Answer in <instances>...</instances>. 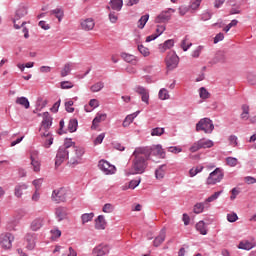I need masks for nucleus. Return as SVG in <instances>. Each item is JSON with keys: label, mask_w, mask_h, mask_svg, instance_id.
<instances>
[{"label": "nucleus", "mask_w": 256, "mask_h": 256, "mask_svg": "<svg viewBox=\"0 0 256 256\" xmlns=\"http://www.w3.org/2000/svg\"><path fill=\"white\" fill-rule=\"evenodd\" d=\"M135 157L132 162V167L127 172V175H141L147 169V160L149 159V149L138 147L134 150Z\"/></svg>", "instance_id": "1"}, {"label": "nucleus", "mask_w": 256, "mask_h": 256, "mask_svg": "<svg viewBox=\"0 0 256 256\" xmlns=\"http://www.w3.org/2000/svg\"><path fill=\"white\" fill-rule=\"evenodd\" d=\"M83 155H85V149L81 146H77L72 150H69L68 161L70 165H80L83 160Z\"/></svg>", "instance_id": "2"}, {"label": "nucleus", "mask_w": 256, "mask_h": 256, "mask_svg": "<svg viewBox=\"0 0 256 256\" xmlns=\"http://www.w3.org/2000/svg\"><path fill=\"white\" fill-rule=\"evenodd\" d=\"M68 197H71V190L67 188H59L53 190L51 199L54 203H65Z\"/></svg>", "instance_id": "3"}, {"label": "nucleus", "mask_w": 256, "mask_h": 256, "mask_svg": "<svg viewBox=\"0 0 256 256\" xmlns=\"http://www.w3.org/2000/svg\"><path fill=\"white\" fill-rule=\"evenodd\" d=\"M215 129V125H213V120L209 118H202L198 123L196 124V131H203L206 134L213 133V130Z\"/></svg>", "instance_id": "4"}, {"label": "nucleus", "mask_w": 256, "mask_h": 256, "mask_svg": "<svg viewBox=\"0 0 256 256\" xmlns=\"http://www.w3.org/2000/svg\"><path fill=\"white\" fill-rule=\"evenodd\" d=\"M213 145H215L213 140L202 138V139L198 140L197 142H195L190 147V151L192 153H196V151H199L200 149H211V147H213Z\"/></svg>", "instance_id": "5"}, {"label": "nucleus", "mask_w": 256, "mask_h": 256, "mask_svg": "<svg viewBox=\"0 0 256 256\" xmlns=\"http://www.w3.org/2000/svg\"><path fill=\"white\" fill-rule=\"evenodd\" d=\"M13 241H15V236L9 232L0 235V247L5 251L13 247Z\"/></svg>", "instance_id": "6"}, {"label": "nucleus", "mask_w": 256, "mask_h": 256, "mask_svg": "<svg viewBox=\"0 0 256 256\" xmlns=\"http://www.w3.org/2000/svg\"><path fill=\"white\" fill-rule=\"evenodd\" d=\"M223 180V171L220 168H216L211 172L206 180V185H217Z\"/></svg>", "instance_id": "7"}, {"label": "nucleus", "mask_w": 256, "mask_h": 256, "mask_svg": "<svg viewBox=\"0 0 256 256\" xmlns=\"http://www.w3.org/2000/svg\"><path fill=\"white\" fill-rule=\"evenodd\" d=\"M165 63L167 69L173 71V69H177V65H179V56H177L175 51H170L166 56Z\"/></svg>", "instance_id": "8"}, {"label": "nucleus", "mask_w": 256, "mask_h": 256, "mask_svg": "<svg viewBox=\"0 0 256 256\" xmlns=\"http://www.w3.org/2000/svg\"><path fill=\"white\" fill-rule=\"evenodd\" d=\"M98 167L104 175H114V173L117 171L115 165H112L107 160H100Z\"/></svg>", "instance_id": "9"}, {"label": "nucleus", "mask_w": 256, "mask_h": 256, "mask_svg": "<svg viewBox=\"0 0 256 256\" xmlns=\"http://www.w3.org/2000/svg\"><path fill=\"white\" fill-rule=\"evenodd\" d=\"M141 149H148L149 157L154 155V157H158L159 159H165V150H163V146L161 144L153 145L152 147H140Z\"/></svg>", "instance_id": "10"}, {"label": "nucleus", "mask_w": 256, "mask_h": 256, "mask_svg": "<svg viewBox=\"0 0 256 256\" xmlns=\"http://www.w3.org/2000/svg\"><path fill=\"white\" fill-rule=\"evenodd\" d=\"M25 15H27V7L20 6L16 10V14H15L14 19H13L15 29H21V27H25V24L27 22H22L21 26L19 24H17V21H19V19L25 17Z\"/></svg>", "instance_id": "11"}, {"label": "nucleus", "mask_w": 256, "mask_h": 256, "mask_svg": "<svg viewBox=\"0 0 256 256\" xmlns=\"http://www.w3.org/2000/svg\"><path fill=\"white\" fill-rule=\"evenodd\" d=\"M67 159L69 160V150L60 146L56 154L55 166L59 167Z\"/></svg>", "instance_id": "12"}, {"label": "nucleus", "mask_w": 256, "mask_h": 256, "mask_svg": "<svg viewBox=\"0 0 256 256\" xmlns=\"http://www.w3.org/2000/svg\"><path fill=\"white\" fill-rule=\"evenodd\" d=\"M109 251H111V248L107 244H99L96 246L93 251L92 255L94 256H104L108 255Z\"/></svg>", "instance_id": "13"}, {"label": "nucleus", "mask_w": 256, "mask_h": 256, "mask_svg": "<svg viewBox=\"0 0 256 256\" xmlns=\"http://www.w3.org/2000/svg\"><path fill=\"white\" fill-rule=\"evenodd\" d=\"M171 11L172 13H175V10L172 8L162 11L155 19V23H166V21H169L171 19Z\"/></svg>", "instance_id": "14"}, {"label": "nucleus", "mask_w": 256, "mask_h": 256, "mask_svg": "<svg viewBox=\"0 0 256 256\" xmlns=\"http://www.w3.org/2000/svg\"><path fill=\"white\" fill-rule=\"evenodd\" d=\"M80 27L83 31H93L95 28V20L93 18H86L80 21Z\"/></svg>", "instance_id": "15"}, {"label": "nucleus", "mask_w": 256, "mask_h": 256, "mask_svg": "<svg viewBox=\"0 0 256 256\" xmlns=\"http://www.w3.org/2000/svg\"><path fill=\"white\" fill-rule=\"evenodd\" d=\"M51 125H53V118H51V115H49V112H44L40 131H47V129H49Z\"/></svg>", "instance_id": "16"}, {"label": "nucleus", "mask_w": 256, "mask_h": 256, "mask_svg": "<svg viewBox=\"0 0 256 256\" xmlns=\"http://www.w3.org/2000/svg\"><path fill=\"white\" fill-rule=\"evenodd\" d=\"M135 92L138 93V95H141V99L143 103H146V105H149V91H147L145 87L137 86L135 88Z\"/></svg>", "instance_id": "17"}, {"label": "nucleus", "mask_w": 256, "mask_h": 256, "mask_svg": "<svg viewBox=\"0 0 256 256\" xmlns=\"http://www.w3.org/2000/svg\"><path fill=\"white\" fill-rule=\"evenodd\" d=\"M26 242H27V249L33 251L35 249V245L37 243V234L35 233H28L26 235Z\"/></svg>", "instance_id": "18"}, {"label": "nucleus", "mask_w": 256, "mask_h": 256, "mask_svg": "<svg viewBox=\"0 0 256 256\" xmlns=\"http://www.w3.org/2000/svg\"><path fill=\"white\" fill-rule=\"evenodd\" d=\"M105 227H107V221L105 220V216L99 215L95 219V229H97L98 231H103L105 230Z\"/></svg>", "instance_id": "19"}, {"label": "nucleus", "mask_w": 256, "mask_h": 256, "mask_svg": "<svg viewBox=\"0 0 256 256\" xmlns=\"http://www.w3.org/2000/svg\"><path fill=\"white\" fill-rule=\"evenodd\" d=\"M107 9H112V11H121V9H123V0H110Z\"/></svg>", "instance_id": "20"}, {"label": "nucleus", "mask_w": 256, "mask_h": 256, "mask_svg": "<svg viewBox=\"0 0 256 256\" xmlns=\"http://www.w3.org/2000/svg\"><path fill=\"white\" fill-rule=\"evenodd\" d=\"M105 119H107V114L97 113L96 117L92 121L91 129H97V127H99V123H102Z\"/></svg>", "instance_id": "21"}, {"label": "nucleus", "mask_w": 256, "mask_h": 256, "mask_svg": "<svg viewBox=\"0 0 256 256\" xmlns=\"http://www.w3.org/2000/svg\"><path fill=\"white\" fill-rule=\"evenodd\" d=\"M50 15H54V17L58 19L59 23H61V21H63V17H65V10L61 7H57L50 11Z\"/></svg>", "instance_id": "22"}, {"label": "nucleus", "mask_w": 256, "mask_h": 256, "mask_svg": "<svg viewBox=\"0 0 256 256\" xmlns=\"http://www.w3.org/2000/svg\"><path fill=\"white\" fill-rule=\"evenodd\" d=\"M27 189H28V186L25 183H20L16 185L14 189L15 197H18V198L23 197V191H27Z\"/></svg>", "instance_id": "23"}, {"label": "nucleus", "mask_w": 256, "mask_h": 256, "mask_svg": "<svg viewBox=\"0 0 256 256\" xmlns=\"http://www.w3.org/2000/svg\"><path fill=\"white\" fill-rule=\"evenodd\" d=\"M212 63H227V55H225V52H217L214 58L212 59Z\"/></svg>", "instance_id": "24"}, {"label": "nucleus", "mask_w": 256, "mask_h": 256, "mask_svg": "<svg viewBox=\"0 0 256 256\" xmlns=\"http://www.w3.org/2000/svg\"><path fill=\"white\" fill-rule=\"evenodd\" d=\"M167 171V164H162L158 169L155 170V177L158 180H161L165 177V173Z\"/></svg>", "instance_id": "25"}, {"label": "nucleus", "mask_w": 256, "mask_h": 256, "mask_svg": "<svg viewBox=\"0 0 256 256\" xmlns=\"http://www.w3.org/2000/svg\"><path fill=\"white\" fill-rule=\"evenodd\" d=\"M174 45H175V40L169 39V40H166L163 44L159 45V50L161 51V53H165L167 49H171L172 47H174Z\"/></svg>", "instance_id": "26"}, {"label": "nucleus", "mask_w": 256, "mask_h": 256, "mask_svg": "<svg viewBox=\"0 0 256 256\" xmlns=\"http://www.w3.org/2000/svg\"><path fill=\"white\" fill-rule=\"evenodd\" d=\"M138 115H139V111L127 115L126 118L124 119L123 123H122V126L123 127H129V125H131V123H133V121L135 120V118Z\"/></svg>", "instance_id": "27"}, {"label": "nucleus", "mask_w": 256, "mask_h": 256, "mask_svg": "<svg viewBox=\"0 0 256 256\" xmlns=\"http://www.w3.org/2000/svg\"><path fill=\"white\" fill-rule=\"evenodd\" d=\"M253 247H255V243H252L249 240H243L238 245V249H243L244 251H251Z\"/></svg>", "instance_id": "28"}, {"label": "nucleus", "mask_w": 256, "mask_h": 256, "mask_svg": "<svg viewBox=\"0 0 256 256\" xmlns=\"http://www.w3.org/2000/svg\"><path fill=\"white\" fill-rule=\"evenodd\" d=\"M166 237V231L165 229H162L160 231V234L154 239V247H159L164 241Z\"/></svg>", "instance_id": "29"}, {"label": "nucleus", "mask_w": 256, "mask_h": 256, "mask_svg": "<svg viewBox=\"0 0 256 256\" xmlns=\"http://www.w3.org/2000/svg\"><path fill=\"white\" fill-rule=\"evenodd\" d=\"M221 193H223V190L215 192L214 194H212L210 197H208L204 202L206 204V209H209L210 207V203H213V201H217V199H219V197L221 196Z\"/></svg>", "instance_id": "30"}, {"label": "nucleus", "mask_w": 256, "mask_h": 256, "mask_svg": "<svg viewBox=\"0 0 256 256\" xmlns=\"http://www.w3.org/2000/svg\"><path fill=\"white\" fill-rule=\"evenodd\" d=\"M43 227V218H36L31 222L30 228L32 231H39Z\"/></svg>", "instance_id": "31"}, {"label": "nucleus", "mask_w": 256, "mask_h": 256, "mask_svg": "<svg viewBox=\"0 0 256 256\" xmlns=\"http://www.w3.org/2000/svg\"><path fill=\"white\" fill-rule=\"evenodd\" d=\"M122 58L124 59V61H126V63H131V65H137V56L135 55H131L128 53H122Z\"/></svg>", "instance_id": "32"}, {"label": "nucleus", "mask_w": 256, "mask_h": 256, "mask_svg": "<svg viewBox=\"0 0 256 256\" xmlns=\"http://www.w3.org/2000/svg\"><path fill=\"white\" fill-rule=\"evenodd\" d=\"M56 217H57L58 221H63V219H65V217H67V208L58 207L56 209Z\"/></svg>", "instance_id": "33"}, {"label": "nucleus", "mask_w": 256, "mask_h": 256, "mask_svg": "<svg viewBox=\"0 0 256 256\" xmlns=\"http://www.w3.org/2000/svg\"><path fill=\"white\" fill-rule=\"evenodd\" d=\"M73 69V63L68 62L64 65V67L61 70V77H67L71 73Z\"/></svg>", "instance_id": "34"}, {"label": "nucleus", "mask_w": 256, "mask_h": 256, "mask_svg": "<svg viewBox=\"0 0 256 256\" xmlns=\"http://www.w3.org/2000/svg\"><path fill=\"white\" fill-rule=\"evenodd\" d=\"M93 217H95V213L93 212L82 214L81 215L82 225H85L86 223L93 221Z\"/></svg>", "instance_id": "35"}, {"label": "nucleus", "mask_w": 256, "mask_h": 256, "mask_svg": "<svg viewBox=\"0 0 256 256\" xmlns=\"http://www.w3.org/2000/svg\"><path fill=\"white\" fill-rule=\"evenodd\" d=\"M16 103L17 105H21L24 109H29L30 107L29 99H27V97H18Z\"/></svg>", "instance_id": "36"}, {"label": "nucleus", "mask_w": 256, "mask_h": 256, "mask_svg": "<svg viewBox=\"0 0 256 256\" xmlns=\"http://www.w3.org/2000/svg\"><path fill=\"white\" fill-rule=\"evenodd\" d=\"M205 209H207V204L205 202H200L194 206L193 212L196 213V215H199V213H203V210Z\"/></svg>", "instance_id": "37"}, {"label": "nucleus", "mask_w": 256, "mask_h": 256, "mask_svg": "<svg viewBox=\"0 0 256 256\" xmlns=\"http://www.w3.org/2000/svg\"><path fill=\"white\" fill-rule=\"evenodd\" d=\"M196 230L199 231L200 235H207V227L204 221H199L196 224Z\"/></svg>", "instance_id": "38"}, {"label": "nucleus", "mask_w": 256, "mask_h": 256, "mask_svg": "<svg viewBox=\"0 0 256 256\" xmlns=\"http://www.w3.org/2000/svg\"><path fill=\"white\" fill-rule=\"evenodd\" d=\"M78 125L79 122L77 121V119H71L68 123V131L70 133H75V131H77Z\"/></svg>", "instance_id": "39"}, {"label": "nucleus", "mask_w": 256, "mask_h": 256, "mask_svg": "<svg viewBox=\"0 0 256 256\" xmlns=\"http://www.w3.org/2000/svg\"><path fill=\"white\" fill-rule=\"evenodd\" d=\"M103 87H105V83L100 81V82H97L94 85H92L90 87V91L92 93H99V91H101L103 89Z\"/></svg>", "instance_id": "40"}, {"label": "nucleus", "mask_w": 256, "mask_h": 256, "mask_svg": "<svg viewBox=\"0 0 256 256\" xmlns=\"http://www.w3.org/2000/svg\"><path fill=\"white\" fill-rule=\"evenodd\" d=\"M60 147L68 151H71L72 149H75L77 146L75 145V142L71 141V139H66L64 144Z\"/></svg>", "instance_id": "41"}, {"label": "nucleus", "mask_w": 256, "mask_h": 256, "mask_svg": "<svg viewBox=\"0 0 256 256\" xmlns=\"http://www.w3.org/2000/svg\"><path fill=\"white\" fill-rule=\"evenodd\" d=\"M241 119L243 121L249 120V106L248 105H242V113L240 115Z\"/></svg>", "instance_id": "42"}, {"label": "nucleus", "mask_w": 256, "mask_h": 256, "mask_svg": "<svg viewBox=\"0 0 256 256\" xmlns=\"http://www.w3.org/2000/svg\"><path fill=\"white\" fill-rule=\"evenodd\" d=\"M149 21V14L143 15L139 21H138V28L144 29L145 25H147V22Z\"/></svg>", "instance_id": "43"}, {"label": "nucleus", "mask_w": 256, "mask_h": 256, "mask_svg": "<svg viewBox=\"0 0 256 256\" xmlns=\"http://www.w3.org/2000/svg\"><path fill=\"white\" fill-rule=\"evenodd\" d=\"M158 97H159V99H161V101H165V100L169 99V91H167V89H165V88L160 89V91L158 93Z\"/></svg>", "instance_id": "44"}, {"label": "nucleus", "mask_w": 256, "mask_h": 256, "mask_svg": "<svg viewBox=\"0 0 256 256\" xmlns=\"http://www.w3.org/2000/svg\"><path fill=\"white\" fill-rule=\"evenodd\" d=\"M163 133H165V128L156 127V128H153L151 131L152 137H161Z\"/></svg>", "instance_id": "45"}, {"label": "nucleus", "mask_w": 256, "mask_h": 256, "mask_svg": "<svg viewBox=\"0 0 256 256\" xmlns=\"http://www.w3.org/2000/svg\"><path fill=\"white\" fill-rule=\"evenodd\" d=\"M188 41L189 39L187 37H185L182 40L181 48L183 49V51H189V49L191 48V45H193L191 42H188Z\"/></svg>", "instance_id": "46"}, {"label": "nucleus", "mask_w": 256, "mask_h": 256, "mask_svg": "<svg viewBox=\"0 0 256 256\" xmlns=\"http://www.w3.org/2000/svg\"><path fill=\"white\" fill-rule=\"evenodd\" d=\"M226 163L229 165V167H237V164L239 163V160L235 157H227Z\"/></svg>", "instance_id": "47"}, {"label": "nucleus", "mask_w": 256, "mask_h": 256, "mask_svg": "<svg viewBox=\"0 0 256 256\" xmlns=\"http://www.w3.org/2000/svg\"><path fill=\"white\" fill-rule=\"evenodd\" d=\"M31 165L35 173H39L41 171V162H39V160H31Z\"/></svg>", "instance_id": "48"}, {"label": "nucleus", "mask_w": 256, "mask_h": 256, "mask_svg": "<svg viewBox=\"0 0 256 256\" xmlns=\"http://www.w3.org/2000/svg\"><path fill=\"white\" fill-rule=\"evenodd\" d=\"M103 213H113L115 211V206L111 203H107L102 208Z\"/></svg>", "instance_id": "49"}, {"label": "nucleus", "mask_w": 256, "mask_h": 256, "mask_svg": "<svg viewBox=\"0 0 256 256\" xmlns=\"http://www.w3.org/2000/svg\"><path fill=\"white\" fill-rule=\"evenodd\" d=\"M138 51L141 53V55H143V57H149L150 55L149 48L143 45H138Z\"/></svg>", "instance_id": "50"}, {"label": "nucleus", "mask_w": 256, "mask_h": 256, "mask_svg": "<svg viewBox=\"0 0 256 256\" xmlns=\"http://www.w3.org/2000/svg\"><path fill=\"white\" fill-rule=\"evenodd\" d=\"M199 95H200V99H209L210 97L209 91H207L205 87H201L199 89Z\"/></svg>", "instance_id": "51"}, {"label": "nucleus", "mask_w": 256, "mask_h": 256, "mask_svg": "<svg viewBox=\"0 0 256 256\" xmlns=\"http://www.w3.org/2000/svg\"><path fill=\"white\" fill-rule=\"evenodd\" d=\"M247 81L250 85H256V75L253 72L247 74Z\"/></svg>", "instance_id": "52"}, {"label": "nucleus", "mask_w": 256, "mask_h": 256, "mask_svg": "<svg viewBox=\"0 0 256 256\" xmlns=\"http://www.w3.org/2000/svg\"><path fill=\"white\" fill-rule=\"evenodd\" d=\"M228 141L232 147H237L239 145L238 138L236 135H230Z\"/></svg>", "instance_id": "53"}, {"label": "nucleus", "mask_w": 256, "mask_h": 256, "mask_svg": "<svg viewBox=\"0 0 256 256\" xmlns=\"http://www.w3.org/2000/svg\"><path fill=\"white\" fill-rule=\"evenodd\" d=\"M109 17V21L112 23H117V21H119V16L117 13L111 11L108 15Z\"/></svg>", "instance_id": "54"}, {"label": "nucleus", "mask_w": 256, "mask_h": 256, "mask_svg": "<svg viewBox=\"0 0 256 256\" xmlns=\"http://www.w3.org/2000/svg\"><path fill=\"white\" fill-rule=\"evenodd\" d=\"M50 233L52 235V239H59V237H61V230H59V228H53Z\"/></svg>", "instance_id": "55"}, {"label": "nucleus", "mask_w": 256, "mask_h": 256, "mask_svg": "<svg viewBox=\"0 0 256 256\" xmlns=\"http://www.w3.org/2000/svg\"><path fill=\"white\" fill-rule=\"evenodd\" d=\"M60 87L61 89H73V83L71 81H62Z\"/></svg>", "instance_id": "56"}, {"label": "nucleus", "mask_w": 256, "mask_h": 256, "mask_svg": "<svg viewBox=\"0 0 256 256\" xmlns=\"http://www.w3.org/2000/svg\"><path fill=\"white\" fill-rule=\"evenodd\" d=\"M65 109L67 113H73L75 111V108H73V101L69 100L68 102H65Z\"/></svg>", "instance_id": "57"}, {"label": "nucleus", "mask_w": 256, "mask_h": 256, "mask_svg": "<svg viewBox=\"0 0 256 256\" xmlns=\"http://www.w3.org/2000/svg\"><path fill=\"white\" fill-rule=\"evenodd\" d=\"M237 219H239V216H237V213L227 214V221L229 223H235V221H237Z\"/></svg>", "instance_id": "58"}, {"label": "nucleus", "mask_w": 256, "mask_h": 256, "mask_svg": "<svg viewBox=\"0 0 256 256\" xmlns=\"http://www.w3.org/2000/svg\"><path fill=\"white\" fill-rule=\"evenodd\" d=\"M237 23H239V21L237 20H232L225 28L224 31L225 33H229V31L231 30L232 27H237Z\"/></svg>", "instance_id": "59"}, {"label": "nucleus", "mask_w": 256, "mask_h": 256, "mask_svg": "<svg viewBox=\"0 0 256 256\" xmlns=\"http://www.w3.org/2000/svg\"><path fill=\"white\" fill-rule=\"evenodd\" d=\"M201 1L203 0H193L190 4V9H192L193 11H196V9H199L201 5Z\"/></svg>", "instance_id": "60"}, {"label": "nucleus", "mask_w": 256, "mask_h": 256, "mask_svg": "<svg viewBox=\"0 0 256 256\" xmlns=\"http://www.w3.org/2000/svg\"><path fill=\"white\" fill-rule=\"evenodd\" d=\"M201 51H203V46H198L193 52L192 57L197 59L201 55Z\"/></svg>", "instance_id": "61"}, {"label": "nucleus", "mask_w": 256, "mask_h": 256, "mask_svg": "<svg viewBox=\"0 0 256 256\" xmlns=\"http://www.w3.org/2000/svg\"><path fill=\"white\" fill-rule=\"evenodd\" d=\"M139 183H141V178L138 180L130 181L128 185V189H135L136 187H139Z\"/></svg>", "instance_id": "62"}, {"label": "nucleus", "mask_w": 256, "mask_h": 256, "mask_svg": "<svg viewBox=\"0 0 256 256\" xmlns=\"http://www.w3.org/2000/svg\"><path fill=\"white\" fill-rule=\"evenodd\" d=\"M32 183H33L36 191H38L41 189V185H43V178L36 179Z\"/></svg>", "instance_id": "63"}, {"label": "nucleus", "mask_w": 256, "mask_h": 256, "mask_svg": "<svg viewBox=\"0 0 256 256\" xmlns=\"http://www.w3.org/2000/svg\"><path fill=\"white\" fill-rule=\"evenodd\" d=\"M103 139H105V133H101L94 139V145H101L103 143Z\"/></svg>", "instance_id": "64"}]
</instances>
